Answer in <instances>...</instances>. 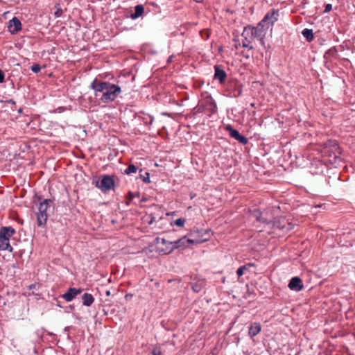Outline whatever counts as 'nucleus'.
<instances>
[{
    "instance_id": "1",
    "label": "nucleus",
    "mask_w": 355,
    "mask_h": 355,
    "mask_svg": "<svg viewBox=\"0 0 355 355\" xmlns=\"http://www.w3.org/2000/svg\"><path fill=\"white\" fill-rule=\"evenodd\" d=\"M90 87L94 90L95 96L102 93L101 101L104 103L114 101L121 92V87L110 82L103 81L95 78L90 84Z\"/></svg>"
},
{
    "instance_id": "2",
    "label": "nucleus",
    "mask_w": 355,
    "mask_h": 355,
    "mask_svg": "<svg viewBox=\"0 0 355 355\" xmlns=\"http://www.w3.org/2000/svg\"><path fill=\"white\" fill-rule=\"evenodd\" d=\"M38 201V211L37 212V223L39 227H44L48 218V211L51 207H53V201L51 199H42L41 196H36Z\"/></svg>"
},
{
    "instance_id": "3",
    "label": "nucleus",
    "mask_w": 355,
    "mask_h": 355,
    "mask_svg": "<svg viewBox=\"0 0 355 355\" xmlns=\"http://www.w3.org/2000/svg\"><path fill=\"white\" fill-rule=\"evenodd\" d=\"M154 243L156 245V251L159 254H168L175 250L173 241H168L165 239L157 237Z\"/></svg>"
},
{
    "instance_id": "4",
    "label": "nucleus",
    "mask_w": 355,
    "mask_h": 355,
    "mask_svg": "<svg viewBox=\"0 0 355 355\" xmlns=\"http://www.w3.org/2000/svg\"><path fill=\"white\" fill-rule=\"evenodd\" d=\"M93 183L95 186L100 189L103 192H106L114 189L115 186L114 180L112 176L109 175H105L102 177L101 180H94Z\"/></svg>"
},
{
    "instance_id": "5",
    "label": "nucleus",
    "mask_w": 355,
    "mask_h": 355,
    "mask_svg": "<svg viewBox=\"0 0 355 355\" xmlns=\"http://www.w3.org/2000/svg\"><path fill=\"white\" fill-rule=\"evenodd\" d=\"M207 239H187V236H183L180 239L173 241L174 248L178 249L180 248H187L190 244H199L205 241Z\"/></svg>"
},
{
    "instance_id": "6",
    "label": "nucleus",
    "mask_w": 355,
    "mask_h": 355,
    "mask_svg": "<svg viewBox=\"0 0 355 355\" xmlns=\"http://www.w3.org/2000/svg\"><path fill=\"white\" fill-rule=\"evenodd\" d=\"M279 15L278 10L271 9L266 14L261 22L268 29L270 26H272L278 20Z\"/></svg>"
},
{
    "instance_id": "7",
    "label": "nucleus",
    "mask_w": 355,
    "mask_h": 355,
    "mask_svg": "<svg viewBox=\"0 0 355 355\" xmlns=\"http://www.w3.org/2000/svg\"><path fill=\"white\" fill-rule=\"evenodd\" d=\"M250 29L252 31V37L259 39L261 44H264L263 37L268 30L264 25L260 21L255 27L250 26Z\"/></svg>"
},
{
    "instance_id": "8",
    "label": "nucleus",
    "mask_w": 355,
    "mask_h": 355,
    "mask_svg": "<svg viewBox=\"0 0 355 355\" xmlns=\"http://www.w3.org/2000/svg\"><path fill=\"white\" fill-rule=\"evenodd\" d=\"M272 226L285 232L293 229V225L288 223L285 218H275L272 221Z\"/></svg>"
},
{
    "instance_id": "9",
    "label": "nucleus",
    "mask_w": 355,
    "mask_h": 355,
    "mask_svg": "<svg viewBox=\"0 0 355 355\" xmlns=\"http://www.w3.org/2000/svg\"><path fill=\"white\" fill-rule=\"evenodd\" d=\"M225 130L228 131L231 137L237 140L239 143L245 145L248 143V139L245 136L241 135L239 132L234 129L231 125H227Z\"/></svg>"
},
{
    "instance_id": "10",
    "label": "nucleus",
    "mask_w": 355,
    "mask_h": 355,
    "mask_svg": "<svg viewBox=\"0 0 355 355\" xmlns=\"http://www.w3.org/2000/svg\"><path fill=\"white\" fill-rule=\"evenodd\" d=\"M201 105L211 114L217 111L216 104L211 96H205L202 101Z\"/></svg>"
},
{
    "instance_id": "11",
    "label": "nucleus",
    "mask_w": 355,
    "mask_h": 355,
    "mask_svg": "<svg viewBox=\"0 0 355 355\" xmlns=\"http://www.w3.org/2000/svg\"><path fill=\"white\" fill-rule=\"evenodd\" d=\"M82 291L83 290L81 288H69L65 293L61 295V297L67 302H71L76 295L80 294Z\"/></svg>"
},
{
    "instance_id": "12",
    "label": "nucleus",
    "mask_w": 355,
    "mask_h": 355,
    "mask_svg": "<svg viewBox=\"0 0 355 355\" xmlns=\"http://www.w3.org/2000/svg\"><path fill=\"white\" fill-rule=\"evenodd\" d=\"M227 78L226 72L218 65L214 66V78L219 81L220 84H223Z\"/></svg>"
},
{
    "instance_id": "13",
    "label": "nucleus",
    "mask_w": 355,
    "mask_h": 355,
    "mask_svg": "<svg viewBox=\"0 0 355 355\" xmlns=\"http://www.w3.org/2000/svg\"><path fill=\"white\" fill-rule=\"evenodd\" d=\"M9 31L12 34H16L21 29V23L19 19L14 17L9 21Z\"/></svg>"
},
{
    "instance_id": "14",
    "label": "nucleus",
    "mask_w": 355,
    "mask_h": 355,
    "mask_svg": "<svg viewBox=\"0 0 355 355\" xmlns=\"http://www.w3.org/2000/svg\"><path fill=\"white\" fill-rule=\"evenodd\" d=\"M288 288L294 291H300L303 288L302 279L298 277L291 278L288 283Z\"/></svg>"
},
{
    "instance_id": "15",
    "label": "nucleus",
    "mask_w": 355,
    "mask_h": 355,
    "mask_svg": "<svg viewBox=\"0 0 355 355\" xmlns=\"http://www.w3.org/2000/svg\"><path fill=\"white\" fill-rule=\"evenodd\" d=\"M229 96L233 98L239 97L242 93L241 85L235 83L230 85V87L227 89Z\"/></svg>"
},
{
    "instance_id": "16",
    "label": "nucleus",
    "mask_w": 355,
    "mask_h": 355,
    "mask_svg": "<svg viewBox=\"0 0 355 355\" xmlns=\"http://www.w3.org/2000/svg\"><path fill=\"white\" fill-rule=\"evenodd\" d=\"M15 233V230L12 227H2L0 229V237L9 240Z\"/></svg>"
},
{
    "instance_id": "17",
    "label": "nucleus",
    "mask_w": 355,
    "mask_h": 355,
    "mask_svg": "<svg viewBox=\"0 0 355 355\" xmlns=\"http://www.w3.org/2000/svg\"><path fill=\"white\" fill-rule=\"evenodd\" d=\"M261 330V326L259 322H254L251 324L248 334L250 337L257 336Z\"/></svg>"
},
{
    "instance_id": "18",
    "label": "nucleus",
    "mask_w": 355,
    "mask_h": 355,
    "mask_svg": "<svg viewBox=\"0 0 355 355\" xmlns=\"http://www.w3.org/2000/svg\"><path fill=\"white\" fill-rule=\"evenodd\" d=\"M83 304L86 306H90L94 302V297L90 293H84L82 296Z\"/></svg>"
},
{
    "instance_id": "19",
    "label": "nucleus",
    "mask_w": 355,
    "mask_h": 355,
    "mask_svg": "<svg viewBox=\"0 0 355 355\" xmlns=\"http://www.w3.org/2000/svg\"><path fill=\"white\" fill-rule=\"evenodd\" d=\"M144 8L142 5H137L135 7V12L133 13H131L130 17L132 19H136L140 16H141L144 13Z\"/></svg>"
},
{
    "instance_id": "20",
    "label": "nucleus",
    "mask_w": 355,
    "mask_h": 355,
    "mask_svg": "<svg viewBox=\"0 0 355 355\" xmlns=\"http://www.w3.org/2000/svg\"><path fill=\"white\" fill-rule=\"evenodd\" d=\"M12 248L10 245L9 240L0 237V250H8L12 252Z\"/></svg>"
},
{
    "instance_id": "21",
    "label": "nucleus",
    "mask_w": 355,
    "mask_h": 355,
    "mask_svg": "<svg viewBox=\"0 0 355 355\" xmlns=\"http://www.w3.org/2000/svg\"><path fill=\"white\" fill-rule=\"evenodd\" d=\"M252 216L259 222H261L263 223H266V224L270 223V221L268 220L267 218L262 216V213L259 209H255L252 214Z\"/></svg>"
},
{
    "instance_id": "22",
    "label": "nucleus",
    "mask_w": 355,
    "mask_h": 355,
    "mask_svg": "<svg viewBox=\"0 0 355 355\" xmlns=\"http://www.w3.org/2000/svg\"><path fill=\"white\" fill-rule=\"evenodd\" d=\"M331 143H332L331 147H332V150H333V156H334V158L335 159H336L337 158H339V157L341 154V151H340V149L337 142L332 141Z\"/></svg>"
},
{
    "instance_id": "23",
    "label": "nucleus",
    "mask_w": 355,
    "mask_h": 355,
    "mask_svg": "<svg viewBox=\"0 0 355 355\" xmlns=\"http://www.w3.org/2000/svg\"><path fill=\"white\" fill-rule=\"evenodd\" d=\"M241 36L245 39V40H251L252 38H254L253 37H252V31L250 29V26H247L244 28Z\"/></svg>"
},
{
    "instance_id": "24",
    "label": "nucleus",
    "mask_w": 355,
    "mask_h": 355,
    "mask_svg": "<svg viewBox=\"0 0 355 355\" xmlns=\"http://www.w3.org/2000/svg\"><path fill=\"white\" fill-rule=\"evenodd\" d=\"M302 34L308 42H311L314 38L312 29L304 28Z\"/></svg>"
},
{
    "instance_id": "25",
    "label": "nucleus",
    "mask_w": 355,
    "mask_h": 355,
    "mask_svg": "<svg viewBox=\"0 0 355 355\" xmlns=\"http://www.w3.org/2000/svg\"><path fill=\"white\" fill-rule=\"evenodd\" d=\"M143 169L139 171V178L143 180L144 182L146 184L150 183V173L148 172H145L144 174L142 173Z\"/></svg>"
},
{
    "instance_id": "26",
    "label": "nucleus",
    "mask_w": 355,
    "mask_h": 355,
    "mask_svg": "<svg viewBox=\"0 0 355 355\" xmlns=\"http://www.w3.org/2000/svg\"><path fill=\"white\" fill-rule=\"evenodd\" d=\"M138 168L134 165V164H130L126 169L125 170L124 173L126 175H130L132 173H135L137 172Z\"/></svg>"
},
{
    "instance_id": "27",
    "label": "nucleus",
    "mask_w": 355,
    "mask_h": 355,
    "mask_svg": "<svg viewBox=\"0 0 355 355\" xmlns=\"http://www.w3.org/2000/svg\"><path fill=\"white\" fill-rule=\"evenodd\" d=\"M251 40H243L241 44H239L240 46H242L243 48H248L249 50H252L254 49L253 46L250 44Z\"/></svg>"
},
{
    "instance_id": "28",
    "label": "nucleus",
    "mask_w": 355,
    "mask_h": 355,
    "mask_svg": "<svg viewBox=\"0 0 355 355\" xmlns=\"http://www.w3.org/2000/svg\"><path fill=\"white\" fill-rule=\"evenodd\" d=\"M246 268H247V266L243 265V266H240L237 269L236 274L239 277H241L243 275L244 270H246Z\"/></svg>"
},
{
    "instance_id": "29",
    "label": "nucleus",
    "mask_w": 355,
    "mask_h": 355,
    "mask_svg": "<svg viewBox=\"0 0 355 355\" xmlns=\"http://www.w3.org/2000/svg\"><path fill=\"white\" fill-rule=\"evenodd\" d=\"M185 223V219L182 218H178L174 221V224L178 227H182Z\"/></svg>"
},
{
    "instance_id": "30",
    "label": "nucleus",
    "mask_w": 355,
    "mask_h": 355,
    "mask_svg": "<svg viewBox=\"0 0 355 355\" xmlns=\"http://www.w3.org/2000/svg\"><path fill=\"white\" fill-rule=\"evenodd\" d=\"M31 69L33 72L37 73H39L41 70V67L38 64H35L31 66Z\"/></svg>"
},
{
    "instance_id": "31",
    "label": "nucleus",
    "mask_w": 355,
    "mask_h": 355,
    "mask_svg": "<svg viewBox=\"0 0 355 355\" xmlns=\"http://www.w3.org/2000/svg\"><path fill=\"white\" fill-rule=\"evenodd\" d=\"M162 350L160 347H155L152 351V355H161Z\"/></svg>"
},
{
    "instance_id": "32",
    "label": "nucleus",
    "mask_w": 355,
    "mask_h": 355,
    "mask_svg": "<svg viewBox=\"0 0 355 355\" xmlns=\"http://www.w3.org/2000/svg\"><path fill=\"white\" fill-rule=\"evenodd\" d=\"M199 234H200L199 232L191 233L190 234V236H191V239H203L202 236H199Z\"/></svg>"
},
{
    "instance_id": "33",
    "label": "nucleus",
    "mask_w": 355,
    "mask_h": 355,
    "mask_svg": "<svg viewBox=\"0 0 355 355\" xmlns=\"http://www.w3.org/2000/svg\"><path fill=\"white\" fill-rule=\"evenodd\" d=\"M332 10V5L330 3H327L325 6V8L324 12H329Z\"/></svg>"
},
{
    "instance_id": "34",
    "label": "nucleus",
    "mask_w": 355,
    "mask_h": 355,
    "mask_svg": "<svg viewBox=\"0 0 355 355\" xmlns=\"http://www.w3.org/2000/svg\"><path fill=\"white\" fill-rule=\"evenodd\" d=\"M250 51H251V50H249V49H248V51L247 52H243V53H243V55L245 58H247V59L250 58L252 55V53L250 52Z\"/></svg>"
},
{
    "instance_id": "35",
    "label": "nucleus",
    "mask_w": 355,
    "mask_h": 355,
    "mask_svg": "<svg viewBox=\"0 0 355 355\" xmlns=\"http://www.w3.org/2000/svg\"><path fill=\"white\" fill-rule=\"evenodd\" d=\"M5 74L2 70L0 69V83L4 82Z\"/></svg>"
},
{
    "instance_id": "36",
    "label": "nucleus",
    "mask_w": 355,
    "mask_h": 355,
    "mask_svg": "<svg viewBox=\"0 0 355 355\" xmlns=\"http://www.w3.org/2000/svg\"><path fill=\"white\" fill-rule=\"evenodd\" d=\"M62 14V10L61 8H59L55 12V17H60Z\"/></svg>"
},
{
    "instance_id": "37",
    "label": "nucleus",
    "mask_w": 355,
    "mask_h": 355,
    "mask_svg": "<svg viewBox=\"0 0 355 355\" xmlns=\"http://www.w3.org/2000/svg\"><path fill=\"white\" fill-rule=\"evenodd\" d=\"M336 49L335 47H333L330 49H329L327 52H326V54H332V53H336Z\"/></svg>"
},
{
    "instance_id": "38",
    "label": "nucleus",
    "mask_w": 355,
    "mask_h": 355,
    "mask_svg": "<svg viewBox=\"0 0 355 355\" xmlns=\"http://www.w3.org/2000/svg\"><path fill=\"white\" fill-rule=\"evenodd\" d=\"M192 288H193V290L195 292H196V293H198V292H200V286H198V285H195V286H193L192 287Z\"/></svg>"
},
{
    "instance_id": "39",
    "label": "nucleus",
    "mask_w": 355,
    "mask_h": 355,
    "mask_svg": "<svg viewBox=\"0 0 355 355\" xmlns=\"http://www.w3.org/2000/svg\"><path fill=\"white\" fill-rule=\"evenodd\" d=\"M128 199L130 200H132L135 198V195L131 191L128 192Z\"/></svg>"
},
{
    "instance_id": "40",
    "label": "nucleus",
    "mask_w": 355,
    "mask_h": 355,
    "mask_svg": "<svg viewBox=\"0 0 355 355\" xmlns=\"http://www.w3.org/2000/svg\"><path fill=\"white\" fill-rule=\"evenodd\" d=\"M246 287H247L246 294L248 295V297H250L251 295V294H252V291H251L250 290V288H249L248 285H246Z\"/></svg>"
},
{
    "instance_id": "41",
    "label": "nucleus",
    "mask_w": 355,
    "mask_h": 355,
    "mask_svg": "<svg viewBox=\"0 0 355 355\" xmlns=\"http://www.w3.org/2000/svg\"><path fill=\"white\" fill-rule=\"evenodd\" d=\"M8 103L13 105L15 104V102L12 99H10L9 101H8Z\"/></svg>"
},
{
    "instance_id": "42",
    "label": "nucleus",
    "mask_w": 355,
    "mask_h": 355,
    "mask_svg": "<svg viewBox=\"0 0 355 355\" xmlns=\"http://www.w3.org/2000/svg\"><path fill=\"white\" fill-rule=\"evenodd\" d=\"M131 296H132L131 295H130V294H127V295H125V298L126 300H128V298H130Z\"/></svg>"
},
{
    "instance_id": "43",
    "label": "nucleus",
    "mask_w": 355,
    "mask_h": 355,
    "mask_svg": "<svg viewBox=\"0 0 355 355\" xmlns=\"http://www.w3.org/2000/svg\"><path fill=\"white\" fill-rule=\"evenodd\" d=\"M110 294H111V293H110V291H107L105 292V295H106L107 296H110Z\"/></svg>"
},
{
    "instance_id": "44",
    "label": "nucleus",
    "mask_w": 355,
    "mask_h": 355,
    "mask_svg": "<svg viewBox=\"0 0 355 355\" xmlns=\"http://www.w3.org/2000/svg\"><path fill=\"white\" fill-rule=\"evenodd\" d=\"M33 287H35L34 284H31L29 286V289H32Z\"/></svg>"
},
{
    "instance_id": "45",
    "label": "nucleus",
    "mask_w": 355,
    "mask_h": 355,
    "mask_svg": "<svg viewBox=\"0 0 355 355\" xmlns=\"http://www.w3.org/2000/svg\"><path fill=\"white\" fill-rule=\"evenodd\" d=\"M18 112L21 113V112H22V108H19V109L18 110Z\"/></svg>"
},
{
    "instance_id": "46",
    "label": "nucleus",
    "mask_w": 355,
    "mask_h": 355,
    "mask_svg": "<svg viewBox=\"0 0 355 355\" xmlns=\"http://www.w3.org/2000/svg\"><path fill=\"white\" fill-rule=\"evenodd\" d=\"M139 196H140V193L139 192L137 193V194L135 195V196H137V197H139Z\"/></svg>"
},
{
    "instance_id": "47",
    "label": "nucleus",
    "mask_w": 355,
    "mask_h": 355,
    "mask_svg": "<svg viewBox=\"0 0 355 355\" xmlns=\"http://www.w3.org/2000/svg\"><path fill=\"white\" fill-rule=\"evenodd\" d=\"M239 46H239V44H236V45H235L236 49H238V48H239Z\"/></svg>"
},
{
    "instance_id": "48",
    "label": "nucleus",
    "mask_w": 355,
    "mask_h": 355,
    "mask_svg": "<svg viewBox=\"0 0 355 355\" xmlns=\"http://www.w3.org/2000/svg\"><path fill=\"white\" fill-rule=\"evenodd\" d=\"M146 200V198H143L141 200V202H145Z\"/></svg>"
},
{
    "instance_id": "49",
    "label": "nucleus",
    "mask_w": 355,
    "mask_h": 355,
    "mask_svg": "<svg viewBox=\"0 0 355 355\" xmlns=\"http://www.w3.org/2000/svg\"><path fill=\"white\" fill-rule=\"evenodd\" d=\"M248 266H254V264H253V263H248Z\"/></svg>"
},
{
    "instance_id": "50",
    "label": "nucleus",
    "mask_w": 355,
    "mask_h": 355,
    "mask_svg": "<svg viewBox=\"0 0 355 355\" xmlns=\"http://www.w3.org/2000/svg\"><path fill=\"white\" fill-rule=\"evenodd\" d=\"M195 1H197V2H201V1H202L203 0H195Z\"/></svg>"
},
{
    "instance_id": "51",
    "label": "nucleus",
    "mask_w": 355,
    "mask_h": 355,
    "mask_svg": "<svg viewBox=\"0 0 355 355\" xmlns=\"http://www.w3.org/2000/svg\"><path fill=\"white\" fill-rule=\"evenodd\" d=\"M153 222V220H151V221L149 223L151 224Z\"/></svg>"
}]
</instances>
